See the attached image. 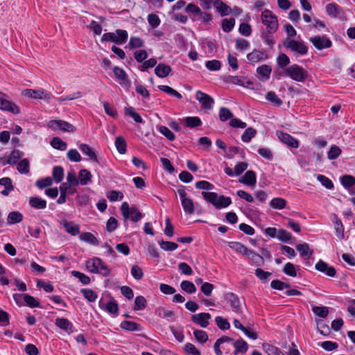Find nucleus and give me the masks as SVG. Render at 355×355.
Listing matches in <instances>:
<instances>
[{"label": "nucleus", "instance_id": "6e6552de", "mask_svg": "<svg viewBox=\"0 0 355 355\" xmlns=\"http://www.w3.org/2000/svg\"><path fill=\"white\" fill-rule=\"evenodd\" d=\"M309 41L318 50L327 49L332 45L331 40L326 35H315L310 37Z\"/></svg>", "mask_w": 355, "mask_h": 355}, {"label": "nucleus", "instance_id": "ddd939ff", "mask_svg": "<svg viewBox=\"0 0 355 355\" xmlns=\"http://www.w3.org/2000/svg\"><path fill=\"white\" fill-rule=\"evenodd\" d=\"M211 316L208 313H200L192 315L191 320L202 328H207L209 324Z\"/></svg>", "mask_w": 355, "mask_h": 355}, {"label": "nucleus", "instance_id": "4d7b16f0", "mask_svg": "<svg viewBox=\"0 0 355 355\" xmlns=\"http://www.w3.org/2000/svg\"><path fill=\"white\" fill-rule=\"evenodd\" d=\"M233 114L226 107H221L219 110V118L221 121H226L228 119H232Z\"/></svg>", "mask_w": 355, "mask_h": 355}, {"label": "nucleus", "instance_id": "b1692460", "mask_svg": "<svg viewBox=\"0 0 355 355\" xmlns=\"http://www.w3.org/2000/svg\"><path fill=\"white\" fill-rule=\"evenodd\" d=\"M239 181L248 186H254L257 182L256 173L253 171H248Z\"/></svg>", "mask_w": 355, "mask_h": 355}, {"label": "nucleus", "instance_id": "5fc2aeb1", "mask_svg": "<svg viewBox=\"0 0 355 355\" xmlns=\"http://www.w3.org/2000/svg\"><path fill=\"white\" fill-rule=\"evenodd\" d=\"M257 132L252 128H247L241 136V139L243 142H250V140L255 136Z\"/></svg>", "mask_w": 355, "mask_h": 355}, {"label": "nucleus", "instance_id": "7ed1b4c3", "mask_svg": "<svg viewBox=\"0 0 355 355\" xmlns=\"http://www.w3.org/2000/svg\"><path fill=\"white\" fill-rule=\"evenodd\" d=\"M283 76H288L297 82H304L308 77L307 71L302 67L294 64L285 69Z\"/></svg>", "mask_w": 355, "mask_h": 355}, {"label": "nucleus", "instance_id": "bf43d9fd", "mask_svg": "<svg viewBox=\"0 0 355 355\" xmlns=\"http://www.w3.org/2000/svg\"><path fill=\"white\" fill-rule=\"evenodd\" d=\"M317 180L327 189H332L334 188L333 182L325 175H318Z\"/></svg>", "mask_w": 355, "mask_h": 355}, {"label": "nucleus", "instance_id": "338daca9", "mask_svg": "<svg viewBox=\"0 0 355 355\" xmlns=\"http://www.w3.org/2000/svg\"><path fill=\"white\" fill-rule=\"evenodd\" d=\"M148 22L149 25L153 28H157L160 24V19L159 17L153 13L149 14L147 17Z\"/></svg>", "mask_w": 355, "mask_h": 355}, {"label": "nucleus", "instance_id": "0e129e2a", "mask_svg": "<svg viewBox=\"0 0 355 355\" xmlns=\"http://www.w3.org/2000/svg\"><path fill=\"white\" fill-rule=\"evenodd\" d=\"M180 286L184 291L190 294L193 293L196 291V288L195 285L192 282L189 281L182 282Z\"/></svg>", "mask_w": 355, "mask_h": 355}, {"label": "nucleus", "instance_id": "2eb2a0df", "mask_svg": "<svg viewBox=\"0 0 355 355\" xmlns=\"http://www.w3.org/2000/svg\"><path fill=\"white\" fill-rule=\"evenodd\" d=\"M2 96L3 95L0 94V109L2 110L10 112L15 114H19L20 112L19 107L13 102L3 98Z\"/></svg>", "mask_w": 355, "mask_h": 355}, {"label": "nucleus", "instance_id": "de8ad7c7", "mask_svg": "<svg viewBox=\"0 0 355 355\" xmlns=\"http://www.w3.org/2000/svg\"><path fill=\"white\" fill-rule=\"evenodd\" d=\"M51 145L53 148L60 150H64L67 148V144L59 137H53L51 141Z\"/></svg>", "mask_w": 355, "mask_h": 355}, {"label": "nucleus", "instance_id": "c03bdc74", "mask_svg": "<svg viewBox=\"0 0 355 355\" xmlns=\"http://www.w3.org/2000/svg\"><path fill=\"white\" fill-rule=\"evenodd\" d=\"M64 177V169L62 166H54L53 169V180L56 183H60Z\"/></svg>", "mask_w": 355, "mask_h": 355}, {"label": "nucleus", "instance_id": "423d86ee", "mask_svg": "<svg viewBox=\"0 0 355 355\" xmlns=\"http://www.w3.org/2000/svg\"><path fill=\"white\" fill-rule=\"evenodd\" d=\"M121 211L125 219L130 218L133 222H138L143 217L141 213L136 206L132 205L130 207L127 202H123L121 204Z\"/></svg>", "mask_w": 355, "mask_h": 355}, {"label": "nucleus", "instance_id": "4468645a", "mask_svg": "<svg viewBox=\"0 0 355 355\" xmlns=\"http://www.w3.org/2000/svg\"><path fill=\"white\" fill-rule=\"evenodd\" d=\"M340 183L351 195H355V178L351 175H344L340 178Z\"/></svg>", "mask_w": 355, "mask_h": 355}, {"label": "nucleus", "instance_id": "393cba45", "mask_svg": "<svg viewBox=\"0 0 355 355\" xmlns=\"http://www.w3.org/2000/svg\"><path fill=\"white\" fill-rule=\"evenodd\" d=\"M267 58V55L263 51L254 50L247 55L248 60L251 63L258 62Z\"/></svg>", "mask_w": 355, "mask_h": 355}, {"label": "nucleus", "instance_id": "58836bf2", "mask_svg": "<svg viewBox=\"0 0 355 355\" xmlns=\"http://www.w3.org/2000/svg\"><path fill=\"white\" fill-rule=\"evenodd\" d=\"M125 114L133 119V120L137 122L141 123L144 122L140 114L135 111V109L132 107H127L125 108Z\"/></svg>", "mask_w": 355, "mask_h": 355}, {"label": "nucleus", "instance_id": "412c9836", "mask_svg": "<svg viewBox=\"0 0 355 355\" xmlns=\"http://www.w3.org/2000/svg\"><path fill=\"white\" fill-rule=\"evenodd\" d=\"M55 324L68 334L73 331V325L68 319L58 318L55 320Z\"/></svg>", "mask_w": 355, "mask_h": 355}, {"label": "nucleus", "instance_id": "774afa93", "mask_svg": "<svg viewBox=\"0 0 355 355\" xmlns=\"http://www.w3.org/2000/svg\"><path fill=\"white\" fill-rule=\"evenodd\" d=\"M183 350L188 355H200V351L198 350L193 344L189 343L184 345Z\"/></svg>", "mask_w": 355, "mask_h": 355}, {"label": "nucleus", "instance_id": "e2e57ef3", "mask_svg": "<svg viewBox=\"0 0 355 355\" xmlns=\"http://www.w3.org/2000/svg\"><path fill=\"white\" fill-rule=\"evenodd\" d=\"M340 154H341L340 148L336 145H333L331 146L330 150H329V152L327 153V157L331 160L335 159L338 158Z\"/></svg>", "mask_w": 355, "mask_h": 355}, {"label": "nucleus", "instance_id": "603ef678", "mask_svg": "<svg viewBox=\"0 0 355 355\" xmlns=\"http://www.w3.org/2000/svg\"><path fill=\"white\" fill-rule=\"evenodd\" d=\"M257 71L261 77L267 80L270 78L272 69L268 65L263 64L257 68Z\"/></svg>", "mask_w": 355, "mask_h": 355}, {"label": "nucleus", "instance_id": "9d476101", "mask_svg": "<svg viewBox=\"0 0 355 355\" xmlns=\"http://www.w3.org/2000/svg\"><path fill=\"white\" fill-rule=\"evenodd\" d=\"M179 196L182 202V206L187 214H193L194 211V203L191 198L187 196L184 189L179 188Z\"/></svg>", "mask_w": 355, "mask_h": 355}, {"label": "nucleus", "instance_id": "5701e85b", "mask_svg": "<svg viewBox=\"0 0 355 355\" xmlns=\"http://www.w3.org/2000/svg\"><path fill=\"white\" fill-rule=\"evenodd\" d=\"M79 149L85 155L88 156L90 160L98 163V159L96 156L95 150L89 145L85 144H81L79 146Z\"/></svg>", "mask_w": 355, "mask_h": 355}, {"label": "nucleus", "instance_id": "72a5a7b5", "mask_svg": "<svg viewBox=\"0 0 355 355\" xmlns=\"http://www.w3.org/2000/svg\"><path fill=\"white\" fill-rule=\"evenodd\" d=\"M214 6L222 16L228 15L231 12V8L225 4L221 0H216Z\"/></svg>", "mask_w": 355, "mask_h": 355}, {"label": "nucleus", "instance_id": "13d9d810", "mask_svg": "<svg viewBox=\"0 0 355 355\" xmlns=\"http://www.w3.org/2000/svg\"><path fill=\"white\" fill-rule=\"evenodd\" d=\"M334 227L337 236L339 238L343 239L344 237V227L343 225L341 220L336 216H335Z\"/></svg>", "mask_w": 355, "mask_h": 355}, {"label": "nucleus", "instance_id": "6ab92c4d", "mask_svg": "<svg viewBox=\"0 0 355 355\" xmlns=\"http://www.w3.org/2000/svg\"><path fill=\"white\" fill-rule=\"evenodd\" d=\"M99 307L105 310L108 313L116 316L119 312V306L117 302L112 300L105 304L101 300L99 301L98 303Z\"/></svg>", "mask_w": 355, "mask_h": 355}, {"label": "nucleus", "instance_id": "a878e982", "mask_svg": "<svg viewBox=\"0 0 355 355\" xmlns=\"http://www.w3.org/2000/svg\"><path fill=\"white\" fill-rule=\"evenodd\" d=\"M92 175L91 173L87 169H81L78 172V182L79 184L83 186L88 184L92 181Z\"/></svg>", "mask_w": 355, "mask_h": 355}, {"label": "nucleus", "instance_id": "37998d69", "mask_svg": "<svg viewBox=\"0 0 355 355\" xmlns=\"http://www.w3.org/2000/svg\"><path fill=\"white\" fill-rule=\"evenodd\" d=\"M80 293L83 295L84 297L90 302H95L98 297L97 294L89 288H83L80 290Z\"/></svg>", "mask_w": 355, "mask_h": 355}, {"label": "nucleus", "instance_id": "f8f14e48", "mask_svg": "<svg viewBox=\"0 0 355 355\" xmlns=\"http://www.w3.org/2000/svg\"><path fill=\"white\" fill-rule=\"evenodd\" d=\"M276 135L282 143L286 144L288 146L293 148H297L299 147V141L289 134L277 130Z\"/></svg>", "mask_w": 355, "mask_h": 355}, {"label": "nucleus", "instance_id": "ea45409f", "mask_svg": "<svg viewBox=\"0 0 355 355\" xmlns=\"http://www.w3.org/2000/svg\"><path fill=\"white\" fill-rule=\"evenodd\" d=\"M263 350L268 354V355H284V354L277 347H275L273 345L264 343L263 344Z\"/></svg>", "mask_w": 355, "mask_h": 355}, {"label": "nucleus", "instance_id": "c85d7f7f", "mask_svg": "<svg viewBox=\"0 0 355 355\" xmlns=\"http://www.w3.org/2000/svg\"><path fill=\"white\" fill-rule=\"evenodd\" d=\"M62 225L65 231L73 236L78 235L80 233L78 225L72 221H64Z\"/></svg>", "mask_w": 355, "mask_h": 355}, {"label": "nucleus", "instance_id": "aec40b11", "mask_svg": "<svg viewBox=\"0 0 355 355\" xmlns=\"http://www.w3.org/2000/svg\"><path fill=\"white\" fill-rule=\"evenodd\" d=\"M247 257V259L250 261L251 264L261 266L264 263V259L262 256L252 250L249 249L247 252V254L245 255Z\"/></svg>", "mask_w": 355, "mask_h": 355}, {"label": "nucleus", "instance_id": "a19ab883", "mask_svg": "<svg viewBox=\"0 0 355 355\" xmlns=\"http://www.w3.org/2000/svg\"><path fill=\"white\" fill-rule=\"evenodd\" d=\"M270 205L273 209H282L286 207V200L282 198H275L270 202Z\"/></svg>", "mask_w": 355, "mask_h": 355}, {"label": "nucleus", "instance_id": "c756f323", "mask_svg": "<svg viewBox=\"0 0 355 355\" xmlns=\"http://www.w3.org/2000/svg\"><path fill=\"white\" fill-rule=\"evenodd\" d=\"M186 126L193 128L202 125L201 119L198 116H187L182 119Z\"/></svg>", "mask_w": 355, "mask_h": 355}, {"label": "nucleus", "instance_id": "f257e3e1", "mask_svg": "<svg viewBox=\"0 0 355 355\" xmlns=\"http://www.w3.org/2000/svg\"><path fill=\"white\" fill-rule=\"evenodd\" d=\"M203 198L211 203L216 209L225 208L232 203V200L230 197L224 196H218L215 192H202Z\"/></svg>", "mask_w": 355, "mask_h": 355}, {"label": "nucleus", "instance_id": "052dcab7", "mask_svg": "<svg viewBox=\"0 0 355 355\" xmlns=\"http://www.w3.org/2000/svg\"><path fill=\"white\" fill-rule=\"evenodd\" d=\"M24 300L26 304L31 308L40 307L38 300L28 294L24 295Z\"/></svg>", "mask_w": 355, "mask_h": 355}, {"label": "nucleus", "instance_id": "bb28decb", "mask_svg": "<svg viewBox=\"0 0 355 355\" xmlns=\"http://www.w3.org/2000/svg\"><path fill=\"white\" fill-rule=\"evenodd\" d=\"M31 207L37 209H44L46 207V201L40 197H31L29 198Z\"/></svg>", "mask_w": 355, "mask_h": 355}, {"label": "nucleus", "instance_id": "a18cd8bd", "mask_svg": "<svg viewBox=\"0 0 355 355\" xmlns=\"http://www.w3.org/2000/svg\"><path fill=\"white\" fill-rule=\"evenodd\" d=\"M115 146L120 154L123 155L126 153V141L122 137L116 138Z\"/></svg>", "mask_w": 355, "mask_h": 355}, {"label": "nucleus", "instance_id": "a211bd4d", "mask_svg": "<svg viewBox=\"0 0 355 355\" xmlns=\"http://www.w3.org/2000/svg\"><path fill=\"white\" fill-rule=\"evenodd\" d=\"M225 299L231 306L232 311L239 313L241 311V302L238 297L232 293L226 294Z\"/></svg>", "mask_w": 355, "mask_h": 355}, {"label": "nucleus", "instance_id": "8fccbe9b", "mask_svg": "<svg viewBox=\"0 0 355 355\" xmlns=\"http://www.w3.org/2000/svg\"><path fill=\"white\" fill-rule=\"evenodd\" d=\"M312 311L315 315L322 318H326L329 313V310L327 306H314L312 307Z\"/></svg>", "mask_w": 355, "mask_h": 355}, {"label": "nucleus", "instance_id": "20e7f679", "mask_svg": "<svg viewBox=\"0 0 355 355\" xmlns=\"http://www.w3.org/2000/svg\"><path fill=\"white\" fill-rule=\"evenodd\" d=\"M261 20L268 33H274L277 31L279 26L277 18L270 10H263L261 14Z\"/></svg>", "mask_w": 355, "mask_h": 355}, {"label": "nucleus", "instance_id": "f03ea898", "mask_svg": "<svg viewBox=\"0 0 355 355\" xmlns=\"http://www.w3.org/2000/svg\"><path fill=\"white\" fill-rule=\"evenodd\" d=\"M87 269L95 274H101L104 277H107L110 274V270L103 263V260L98 257H94L86 261Z\"/></svg>", "mask_w": 355, "mask_h": 355}, {"label": "nucleus", "instance_id": "680f3d73", "mask_svg": "<svg viewBox=\"0 0 355 355\" xmlns=\"http://www.w3.org/2000/svg\"><path fill=\"white\" fill-rule=\"evenodd\" d=\"M158 243L160 248L165 251H173L178 248V245L171 241H160Z\"/></svg>", "mask_w": 355, "mask_h": 355}, {"label": "nucleus", "instance_id": "4c0bfd02", "mask_svg": "<svg viewBox=\"0 0 355 355\" xmlns=\"http://www.w3.org/2000/svg\"><path fill=\"white\" fill-rule=\"evenodd\" d=\"M80 240L87 242L93 245H98V239L90 232H85L80 236Z\"/></svg>", "mask_w": 355, "mask_h": 355}, {"label": "nucleus", "instance_id": "864d4df0", "mask_svg": "<svg viewBox=\"0 0 355 355\" xmlns=\"http://www.w3.org/2000/svg\"><path fill=\"white\" fill-rule=\"evenodd\" d=\"M215 322L216 325L221 330H227L230 328V324L227 320L222 318L221 316H216L215 318Z\"/></svg>", "mask_w": 355, "mask_h": 355}, {"label": "nucleus", "instance_id": "9b49d317", "mask_svg": "<svg viewBox=\"0 0 355 355\" xmlns=\"http://www.w3.org/2000/svg\"><path fill=\"white\" fill-rule=\"evenodd\" d=\"M196 99L199 101L201 105L202 108L206 110L212 109L213 105L214 103V100L209 95L198 90L196 92Z\"/></svg>", "mask_w": 355, "mask_h": 355}, {"label": "nucleus", "instance_id": "7c9ffc66", "mask_svg": "<svg viewBox=\"0 0 355 355\" xmlns=\"http://www.w3.org/2000/svg\"><path fill=\"white\" fill-rule=\"evenodd\" d=\"M326 12L329 15L334 17H339L343 14L340 7L334 3H331L326 6Z\"/></svg>", "mask_w": 355, "mask_h": 355}, {"label": "nucleus", "instance_id": "0eeeda50", "mask_svg": "<svg viewBox=\"0 0 355 355\" xmlns=\"http://www.w3.org/2000/svg\"><path fill=\"white\" fill-rule=\"evenodd\" d=\"M22 94L24 96H27L28 98H34V99H46L49 100L52 95L51 93L46 92L44 89H26L22 92Z\"/></svg>", "mask_w": 355, "mask_h": 355}, {"label": "nucleus", "instance_id": "dca6fc26", "mask_svg": "<svg viewBox=\"0 0 355 355\" xmlns=\"http://www.w3.org/2000/svg\"><path fill=\"white\" fill-rule=\"evenodd\" d=\"M23 156V153L19 150H13L6 158H1L3 165H15Z\"/></svg>", "mask_w": 355, "mask_h": 355}, {"label": "nucleus", "instance_id": "69168bd1", "mask_svg": "<svg viewBox=\"0 0 355 355\" xmlns=\"http://www.w3.org/2000/svg\"><path fill=\"white\" fill-rule=\"evenodd\" d=\"M276 238L282 241L287 242L291 240V234L284 229H279Z\"/></svg>", "mask_w": 355, "mask_h": 355}, {"label": "nucleus", "instance_id": "39448f33", "mask_svg": "<svg viewBox=\"0 0 355 355\" xmlns=\"http://www.w3.org/2000/svg\"><path fill=\"white\" fill-rule=\"evenodd\" d=\"M283 44L284 47L297 55H304L308 53V47L303 41H297L293 38L286 37Z\"/></svg>", "mask_w": 355, "mask_h": 355}, {"label": "nucleus", "instance_id": "f3484780", "mask_svg": "<svg viewBox=\"0 0 355 355\" xmlns=\"http://www.w3.org/2000/svg\"><path fill=\"white\" fill-rule=\"evenodd\" d=\"M315 269L331 277H335L336 274V270L333 266H329L326 262L322 260H320L315 264Z\"/></svg>", "mask_w": 355, "mask_h": 355}, {"label": "nucleus", "instance_id": "1a4fd4ad", "mask_svg": "<svg viewBox=\"0 0 355 355\" xmlns=\"http://www.w3.org/2000/svg\"><path fill=\"white\" fill-rule=\"evenodd\" d=\"M48 125L53 130H60L69 132H73L76 130L72 124L62 120H51L49 122Z\"/></svg>", "mask_w": 355, "mask_h": 355}, {"label": "nucleus", "instance_id": "cd10ccee", "mask_svg": "<svg viewBox=\"0 0 355 355\" xmlns=\"http://www.w3.org/2000/svg\"><path fill=\"white\" fill-rule=\"evenodd\" d=\"M23 220V215L17 211H13L8 214L7 217V224L14 225L21 222Z\"/></svg>", "mask_w": 355, "mask_h": 355}, {"label": "nucleus", "instance_id": "c9c22d12", "mask_svg": "<svg viewBox=\"0 0 355 355\" xmlns=\"http://www.w3.org/2000/svg\"><path fill=\"white\" fill-rule=\"evenodd\" d=\"M228 246L233 250L236 251V252L243 255H245L249 250L244 245L239 242H229Z\"/></svg>", "mask_w": 355, "mask_h": 355}, {"label": "nucleus", "instance_id": "79ce46f5", "mask_svg": "<svg viewBox=\"0 0 355 355\" xmlns=\"http://www.w3.org/2000/svg\"><path fill=\"white\" fill-rule=\"evenodd\" d=\"M266 99L275 106H280L283 103L282 101L274 92H268L266 93Z\"/></svg>", "mask_w": 355, "mask_h": 355}, {"label": "nucleus", "instance_id": "3c124183", "mask_svg": "<svg viewBox=\"0 0 355 355\" xmlns=\"http://www.w3.org/2000/svg\"><path fill=\"white\" fill-rule=\"evenodd\" d=\"M71 275L74 277L78 279V280L85 285L89 284L91 282L90 278L87 275L79 271L73 270L71 271Z\"/></svg>", "mask_w": 355, "mask_h": 355}, {"label": "nucleus", "instance_id": "2f4dec72", "mask_svg": "<svg viewBox=\"0 0 355 355\" xmlns=\"http://www.w3.org/2000/svg\"><path fill=\"white\" fill-rule=\"evenodd\" d=\"M120 327L129 331H136L141 330L140 325L138 323L129 320L123 321L120 324Z\"/></svg>", "mask_w": 355, "mask_h": 355}, {"label": "nucleus", "instance_id": "e433bc0d", "mask_svg": "<svg viewBox=\"0 0 355 355\" xmlns=\"http://www.w3.org/2000/svg\"><path fill=\"white\" fill-rule=\"evenodd\" d=\"M17 169L21 174H28L30 172V164L27 159H23L17 163Z\"/></svg>", "mask_w": 355, "mask_h": 355}, {"label": "nucleus", "instance_id": "f704fd0d", "mask_svg": "<svg viewBox=\"0 0 355 355\" xmlns=\"http://www.w3.org/2000/svg\"><path fill=\"white\" fill-rule=\"evenodd\" d=\"M233 345L235 348L234 352V355H236L239 353H245L248 348L247 343L242 339L235 341L233 343Z\"/></svg>", "mask_w": 355, "mask_h": 355}, {"label": "nucleus", "instance_id": "09e8293b", "mask_svg": "<svg viewBox=\"0 0 355 355\" xmlns=\"http://www.w3.org/2000/svg\"><path fill=\"white\" fill-rule=\"evenodd\" d=\"M296 249L300 252V255L303 257L311 255L313 252V250H310L309 245L306 243L297 245Z\"/></svg>", "mask_w": 355, "mask_h": 355}, {"label": "nucleus", "instance_id": "49530a36", "mask_svg": "<svg viewBox=\"0 0 355 355\" xmlns=\"http://www.w3.org/2000/svg\"><path fill=\"white\" fill-rule=\"evenodd\" d=\"M117 40V44H123L126 42L128 33L125 30L117 29L115 32Z\"/></svg>", "mask_w": 355, "mask_h": 355}, {"label": "nucleus", "instance_id": "6e6d98bb", "mask_svg": "<svg viewBox=\"0 0 355 355\" xmlns=\"http://www.w3.org/2000/svg\"><path fill=\"white\" fill-rule=\"evenodd\" d=\"M144 45V42L140 37H131L129 40L128 46L130 49H137L142 47Z\"/></svg>", "mask_w": 355, "mask_h": 355}, {"label": "nucleus", "instance_id": "473e14b6", "mask_svg": "<svg viewBox=\"0 0 355 355\" xmlns=\"http://www.w3.org/2000/svg\"><path fill=\"white\" fill-rule=\"evenodd\" d=\"M171 71V67L164 64H159L155 69V73L159 78L166 77Z\"/></svg>", "mask_w": 355, "mask_h": 355}, {"label": "nucleus", "instance_id": "4be33fe9", "mask_svg": "<svg viewBox=\"0 0 355 355\" xmlns=\"http://www.w3.org/2000/svg\"><path fill=\"white\" fill-rule=\"evenodd\" d=\"M113 73L121 85L125 86H129L130 85V83L128 79V75L122 68L114 67L113 69Z\"/></svg>", "mask_w": 355, "mask_h": 355}]
</instances>
